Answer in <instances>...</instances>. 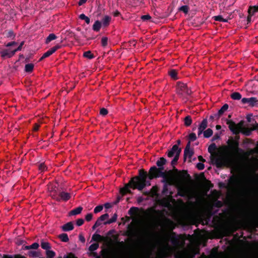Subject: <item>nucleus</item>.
<instances>
[{"label":"nucleus","mask_w":258,"mask_h":258,"mask_svg":"<svg viewBox=\"0 0 258 258\" xmlns=\"http://www.w3.org/2000/svg\"><path fill=\"white\" fill-rule=\"evenodd\" d=\"M164 170L163 166L158 168L156 166H153L150 168L148 173L144 169H140L138 175L132 177L129 182L120 189V193L122 196L127 193L132 194L130 188L142 190L146 186L150 185V180L160 177L161 175L164 176V174L166 173Z\"/></svg>","instance_id":"f257e3e1"},{"label":"nucleus","mask_w":258,"mask_h":258,"mask_svg":"<svg viewBox=\"0 0 258 258\" xmlns=\"http://www.w3.org/2000/svg\"><path fill=\"white\" fill-rule=\"evenodd\" d=\"M239 137L236 139L230 138L227 141V146L223 147L225 152H228V156L224 157H218L215 159V163L218 168H221L232 162V158L241 150L239 148Z\"/></svg>","instance_id":"f03ea898"},{"label":"nucleus","mask_w":258,"mask_h":258,"mask_svg":"<svg viewBox=\"0 0 258 258\" xmlns=\"http://www.w3.org/2000/svg\"><path fill=\"white\" fill-rule=\"evenodd\" d=\"M176 93L179 95H189L191 91L186 84L178 82L176 87Z\"/></svg>","instance_id":"7ed1b4c3"},{"label":"nucleus","mask_w":258,"mask_h":258,"mask_svg":"<svg viewBox=\"0 0 258 258\" xmlns=\"http://www.w3.org/2000/svg\"><path fill=\"white\" fill-rule=\"evenodd\" d=\"M226 123L228 125L229 130L233 134L237 135L240 132V129L242 126V122H240L236 124L233 121L231 120H227Z\"/></svg>","instance_id":"20e7f679"},{"label":"nucleus","mask_w":258,"mask_h":258,"mask_svg":"<svg viewBox=\"0 0 258 258\" xmlns=\"http://www.w3.org/2000/svg\"><path fill=\"white\" fill-rule=\"evenodd\" d=\"M179 151V155H180L181 152V149L178 147V145H174L170 150H168L166 152L167 155L168 157L171 158L175 156Z\"/></svg>","instance_id":"39448f33"},{"label":"nucleus","mask_w":258,"mask_h":258,"mask_svg":"<svg viewBox=\"0 0 258 258\" xmlns=\"http://www.w3.org/2000/svg\"><path fill=\"white\" fill-rule=\"evenodd\" d=\"M71 198V195L69 193L64 191L60 192L58 197L53 196V199L56 201L59 202L61 200L65 202L68 201Z\"/></svg>","instance_id":"423d86ee"},{"label":"nucleus","mask_w":258,"mask_h":258,"mask_svg":"<svg viewBox=\"0 0 258 258\" xmlns=\"http://www.w3.org/2000/svg\"><path fill=\"white\" fill-rule=\"evenodd\" d=\"M60 48V46L59 45H56L50 49H49L48 50H47L46 52H45L43 55L40 57V61L43 60V59L49 57L50 55L52 54L53 53H54L57 49Z\"/></svg>","instance_id":"0eeeda50"},{"label":"nucleus","mask_w":258,"mask_h":258,"mask_svg":"<svg viewBox=\"0 0 258 258\" xmlns=\"http://www.w3.org/2000/svg\"><path fill=\"white\" fill-rule=\"evenodd\" d=\"M173 172L174 171L177 173V178L180 180L185 178L186 177H190L189 175L188 174L187 171L186 170H182V171H179L175 166L173 167Z\"/></svg>","instance_id":"6e6552de"},{"label":"nucleus","mask_w":258,"mask_h":258,"mask_svg":"<svg viewBox=\"0 0 258 258\" xmlns=\"http://www.w3.org/2000/svg\"><path fill=\"white\" fill-rule=\"evenodd\" d=\"M241 102L243 104L248 103L250 106H254L257 104L258 100L256 98H242Z\"/></svg>","instance_id":"1a4fd4ad"},{"label":"nucleus","mask_w":258,"mask_h":258,"mask_svg":"<svg viewBox=\"0 0 258 258\" xmlns=\"http://www.w3.org/2000/svg\"><path fill=\"white\" fill-rule=\"evenodd\" d=\"M127 231H126L123 234L124 236L128 237H133L137 235V233L133 226L131 224L128 225Z\"/></svg>","instance_id":"9d476101"},{"label":"nucleus","mask_w":258,"mask_h":258,"mask_svg":"<svg viewBox=\"0 0 258 258\" xmlns=\"http://www.w3.org/2000/svg\"><path fill=\"white\" fill-rule=\"evenodd\" d=\"M160 177H162L163 179L161 182L165 184L172 185L173 184V179L171 177L168 176V173H165L164 176L161 175Z\"/></svg>","instance_id":"9b49d317"},{"label":"nucleus","mask_w":258,"mask_h":258,"mask_svg":"<svg viewBox=\"0 0 258 258\" xmlns=\"http://www.w3.org/2000/svg\"><path fill=\"white\" fill-rule=\"evenodd\" d=\"M74 228L73 222H69L61 226V229L63 231H69L73 230Z\"/></svg>","instance_id":"f8f14e48"},{"label":"nucleus","mask_w":258,"mask_h":258,"mask_svg":"<svg viewBox=\"0 0 258 258\" xmlns=\"http://www.w3.org/2000/svg\"><path fill=\"white\" fill-rule=\"evenodd\" d=\"M111 17L108 15H105L102 19L101 25H102V26L104 27L108 26L111 21Z\"/></svg>","instance_id":"ddd939ff"},{"label":"nucleus","mask_w":258,"mask_h":258,"mask_svg":"<svg viewBox=\"0 0 258 258\" xmlns=\"http://www.w3.org/2000/svg\"><path fill=\"white\" fill-rule=\"evenodd\" d=\"M194 154V151L193 149H188L186 152L185 150H184V161L186 160V157H188L189 159V162H191V158Z\"/></svg>","instance_id":"4468645a"},{"label":"nucleus","mask_w":258,"mask_h":258,"mask_svg":"<svg viewBox=\"0 0 258 258\" xmlns=\"http://www.w3.org/2000/svg\"><path fill=\"white\" fill-rule=\"evenodd\" d=\"M228 105L225 104L219 110L217 114H215L216 116H217V118H219L228 108Z\"/></svg>","instance_id":"2eb2a0df"},{"label":"nucleus","mask_w":258,"mask_h":258,"mask_svg":"<svg viewBox=\"0 0 258 258\" xmlns=\"http://www.w3.org/2000/svg\"><path fill=\"white\" fill-rule=\"evenodd\" d=\"M83 210V207L79 206L75 209H73L69 212V216H74L80 214Z\"/></svg>","instance_id":"dca6fc26"},{"label":"nucleus","mask_w":258,"mask_h":258,"mask_svg":"<svg viewBox=\"0 0 258 258\" xmlns=\"http://www.w3.org/2000/svg\"><path fill=\"white\" fill-rule=\"evenodd\" d=\"M229 182L232 185L235 186L240 183V180L237 177L232 176L229 180Z\"/></svg>","instance_id":"f3484780"},{"label":"nucleus","mask_w":258,"mask_h":258,"mask_svg":"<svg viewBox=\"0 0 258 258\" xmlns=\"http://www.w3.org/2000/svg\"><path fill=\"white\" fill-rule=\"evenodd\" d=\"M101 22L99 20L96 21L92 26V29L95 32H99L101 27Z\"/></svg>","instance_id":"a211bd4d"},{"label":"nucleus","mask_w":258,"mask_h":258,"mask_svg":"<svg viewBox=\"0 0 258 258\" xmlns=\"http://www.w3.org/2000/svg\"><path fill=\"white\" fill-rule=\"evenodd\" d=\"M109 217V215L107 213L104 214L99 217L96 221L98 224L100 226L102 224V222L105 221Z\"/></svg>","instance_id":"6ab92c4d"},{"label":"nucleus","mask_w":258,"mask_h":258,"mask_svg":"<svg viewBox=\"0 0 258 258\" xmlns=\"http://www.w3.org/2000/svg\"><path fill=\"white\" fill-rule=\"evenodd\" d=\"M39 244L37 242H34L30 245H26L23 247V249L25 250H30L31 249H36L39 247Z\"/></svg>","instance_id":"aec40b11"},{"label":"nucleus","mask_w":258,"mask_h":258,"mask_svg":"<svg viewBox=\"0 0 258 258\" xmlns=\"http://www.w3.org/2000/svg\"><path fill=\"white\" fill-rule=\"evenodd\" d=\"M26 254L31 257H38L40 256L39 252L32 250H29Z\"/></svg>","instance_id":"412c9836"},{"label":"nucleus","mask_w":258,"mask_h":258,"mask_svg":"<svg viewBox=\"0 0 258 258\" xmlns=\"http://www.w3.org/2000/svg\"><path fill=\"white\" fill-rule=\"evenodd\" d=\"M37 166L41 172H44L47 170V167L44 162L38 163Z\"/></svg>","instance_id":"4be33fe9"},{"label":"nucleus","mask_w":258,"mask_h":258,"mask_svg":"<svg viewBox=\"0 0 258 258\" xmlns=\"http://www.w3.org/2000/svg\"><path fill=\"white\" fill-rule=\"evenodd\" d=\"M167 160L164 157H161L156 162V165L158 167H161L166 164Z\"/></svg>","instance_id":"5701e85b"},{"label":"nucleus","mask_w":258,"mask_h":258,"mask_svg":"<svg viewBox=\"0 0 258 258\" xmlns=\"http://www.w3.org/2000/svg\"><path fill=\"white\" fill-rule=\"evenodd\" d=\"M192 122V120L190 116L187 115L184 118V124L185 126H189L191 124Z\"/></svg>","instance_id":"b1692460"},{"label":"nucleus","mask_w":258,"mask_h":258,"mask_svg":"<svg viewBox=\"0 0 258 258\" xmlns=\"http://www.w3.org/2000/svg\"><path fill=\"white\" fill-rule=\"evenodd\" d=\"M58 237L62 242H68L69 240L68 235L67 233H63L62 234H60L58 236Z\"/></svg>","instance_id":"393cba45"},{"label":"nucleus","mask_w":258,"mask_h":258,"mask_svg":"<svg viewBox=\"0 0 258 258\" xmlns=\"http://www.w3.org/2000/svg\"><path fill=\"white\" fill-rule=\"evenodd\" d=\"M171 242L172 244L174 245H176L178 244V239L176 237L174 232L172 233V236H171Z\"/></svg>","instance_id":"a878e982"},{"label":"nucleus","mask_w":258,"mask_h":258,"mask_svg":"<svg viewBox=\"0 0 258 258\" xmlns=\"http://www.w3.org/2000/svg\"><path fill=\"white\" fill-rule=\"evenodd\" d=\"M34 69V64L30 63H27L25 66V71L27 73H31L32 72Z\"/></svg>","instance_id":"bb28decb"},{"label":"nucleus","mask_w":258,"mask_h":258,"mask_svg":"<svg viewBox=\"0 0 258 258\" xmlns=\"http://www.w3.org/2000/svg\"><path fill=\"white\" fill-rule=\"evenodd\" d=\"M41 246L42 248L46 250L51 248L50 244L48 242H45L43 240H42L41 242Z\"/></svg>","instance_id":"cd10ccee"},{"label":"nucleus","mask_w":258,"mask_h":258,"mask_svg":"<svg viewBox=\"0 0 258 258\" xmlns=\"http://www.w3.org/2000/svg\"><path fill=\"white\" fill-rule=\"evenodd\" d=\"M213 130L211 128H208L203 132L204 137L206 138H210L213 135Z\"/></svg>","instance_id":"c85d7f7f"},{"label":"nucleus","mask_w":258,"mask_h":258,"mask_svg":"<svg viewBox=\"0 0 258 258\" xmlns=\"http://www.w3.org/2000/svg\"><path fill=\"white\" fill-rule=\"evenodd\" d=\"M139 208L138 207H133L130 209L128 214L131 216H133L138 212Z\"/></svg>","instance_id":"c756f323"},{"label":"nucleus","mask_w":258,"mask_h":258,"mask_svg":"<svg viewBox=\"0 0 258 258\" xmlns=\"http://www.w3.org/2000/svg\"><path fill=\"white\" fill-rule=\"evenodd\" d=\"M56 38V35L53 33L50 34L46 39V43H49L50 41Z\"/></svg>","instance_id":"7c9ffc66"},{"label":"nucleus","mask_w":258,"mask_h":258,"mask_svg":"<svg viewBox=\"0 0 258 258\" xmlns=\"http://www.w3.org/2000/svg\"><path fill=\"white\" fill-rule=\"evenodd\" d=\"M207 119L206 118L204 119L200 124L199 128H200L201 129L204 131L207 128Z\"/></svg>","instance_id":"2f4dec72"},{"label":"nucleus","mask_w":258,"mask_h":258,"mask_svg":"<svg viewBox=\"0 0 258 258\" xmlns=\"http://www.w3.org/2000/svg\"><path fill=\"white\" fill-rule=\"evenodd\" d=\"M3 258H27L24 255L21 254H15L13 256L11 255L4 254Z\"/></svg>","instance_id":"473e14b6"},{"label":"nucleus","mask_w":258,"mask_h":258,"mask_svg":"<svg viewBox=\"0 0 258 258\" xmlns=\"http://www.w3.org/2000/svg\"><path fill=\"white\" fill-rule=\"evenodd\" d=\"M217 149V146L215 143L211 144L208 147V152L211 154Z\"/></svg>","instance_id":"72a5a7b5"},{"label":"nucleus","mask_w":258,"mask_h":258,"mask_svg":"<svg viewBox=\"0 0 258 258\" xmlns=\"http://www.w3.org/2000/svg\"><path fill=\"white\" fill-rule=\"evenodd\" d=\"M256 12H258V5L250 7L248 9V13L251 15H253Z\"/></svg>","instance_id":"f704fd0d"},{"label":"nucleus","mask_w":258,"mask_h":258,"mask_svg":"<svg viewBox=\"0 0 258 258\" xmlns=\"http://www.w3.org/2000/svg\"><path fill=\"white\" fill-rule=\"evenodd\" d=\"M179 156L180 155H179V152H178L177 153V154L176 155H175V156H174V158L171 161V164L172 167L175 166V165L177 164V161H178V160L179 159Z\"/></svg>","instance_id":"c9c22d12"},{"label":"nucleus","mask_w":258,"mask_h":258,"mask_svg":"<svg viewBox=\"0 0 258 258\" xmlns=\"http://www.w3.org/2000/svg\"><path fill=\"white\" fill-rule=\"evenodd\" d=\"M12 53V51H9L7 50H3L1 52V54H2V56H3V57L8 56V57H11V56H12L13 55L11 54Z\"/></svg>","instance_id":"e433bc0d"},{"label":"nucleus","mask_w":258,"mask_h":258,"mask_svg":"<svg viewBox=\"0 0 258 258\" xmlns=\"http://www.w3.org/2000/svg\"><path fill=\"white\" fill-rule=\"evenodd\" d=\"M169 75L172 79L174 80H177L178 79L177 77V71L175 70H172L169 72Z\"/></svg>","instance_id":"4c0bfd02"},{"label":"nucleus","mask_w":258,"mask_h":258,"mask_svg":"<svg viewBox=\"0 0 258 258\" xmlns=\"http://www.w3.org/2000/svg\"><path fill=\"white\" fill-rule=\"evenodd\" d=\"M79 18L81 20H85V22L87 24H89L90 23V20L89 18L88 17L86 16L85 14H81L79 16Z\"/></svg>","instance_id":"58836bf2"},{"label":"nucleus","mask_w":258,"mask_h":258,"mask_svg":"<svg viewBox=\"0 0 258 258\" xmlns=\"http://www.w3.org/2000/svg\"><path fill=\"white\" fill-rule=\"evenodd\" d=\"M83 56L89 59H92L94 58V55L91 53L90 51H87L84 52Z\"/></svg>","instance_id":"ea45409f"},{"label":"nucleus","mask_w":258,"mask_h":258,"mask_svg":"<svg viewBox=\"0 0 258 258\" xmlns=\"http://www.w3.org/2000/svg\"><path fill=\"white\" fill-rule=\"evenodd\" d=\"M99 247V244L98 243H93L89 247V250L91 251H93L96 250Z\"/></svg>","instance_id":"a19ab883"},{"label":"nucleus","mask_w":258,"mask_h":258,"mask_svg":"<svg viewBox=\"0 0 258 258\" xmlns=\"http://www.w3.org/2000/svg\"><path fill=\"white\" fill-rule=\"evenodd\" d=\"M46 255L48 258H53L55 255V253L52 250H46Z\"/></svg>","instance_id":"79ce46f5"},{"label":"nucleus","mask_w":258,"mask_h":258,"mask_svg":"<svg viewBox=\"0 0 258 258\" xmlns=\"http://www.w3.org/2000/svg\"><path fill=\"white\" fill-rule=\"evenodd\" d=\"M214 20L216 21L226 22L227 20L223 18L222 16L219 15L214 17Z\"/></svg>","instance_id":"37998d69"},{"label":"nucleus","mask_w":258,"mask_h":258,"mask_svg":"<svg viewBox=\"0 0 258 258\" xmlns=\"http://www.w3.org/2000/svg\"><path fill=\"white\" fill-rule=\"evenodd\" d=\"M102 239V236L98 234H94L92 237V240L95 241H98Z\"/></svg>","instance_id":"c03bdc74"},{"label":"nucleus","mask_w":258,"mask_h":258,"mask_svg":"<svg viewBox=\"0 0 258 258\" xmlns=\"http://www.w3.org/2000/svg\"><path fill=\"white\" fill-rule=\"evenodd\" d=\"M229 94H225V95H227L228 96L233 97H241V95L238 92H233L231 93L230 92H228Z\"/></svg>","instance_id":"a18cd8bd"},{"label":"nucleus","mask_w":258,"mask_h":258,"mask_svg":"<svg viewBox=\"0 0 258 258\" xmlns=\"http://www.w3.org/2000/svg\"><path fill=\"white\" fill-rule=\"evenodd\" d=\"M101 45L103 47H105L107 46L108 43V38L106 37H103L101 39Z\"/></svg>","instance_id":"49530a36"},{"label":"nucleus","mask_w":258,"mask_h":258,"mask_svg":"<svg viewBox=\"0 0 258 258\" xmlns=\"http://www.w3.org/2000/svg\"><path fill=\"white\" fill-rule=\"evenodd\" d=\"M188 137H189V141H190V142L195 141V140H197V138L196 134L194 133H190Z\"/></svg>","instance_id":"de8ad7c7"},{"label":"nucleus","mask_w":258,"mask_h":258,"mask_svg":"<svg viewBox=\"0 0 258 258\" xmlns=\"http://www.w3.org/2000/svg\"><path fill=\"white\" fill-rule=\"evenodd\" d=\"M103 207L102 205H99L96 206L94 209V213L96 214L101 212L103 210Z\"/></svg>","instance_id":"09e8293b"},{"label":"nucleus","mask_w":258,"mask_h":258,"mask_svg":"<svg viewBox=\"0 0 258 258\" xmlns=\"http://www.w3.org/2000/svg\"><path fill=\"white\" fill-rule=\"evenodd\" d=\"M24 41H22L20 43V45L17 48H16L15 50L12 51V53L11 54L14 55L15 53H16V52H17L18 51H20L22 49V47L23 45H24Z\"/></svg>","instance_id":"8fccbe9b"},{"label":"nucleus","mask_w":258,"mask_h":258,"mask_svg":"<svg viewBox=\"0 0 258 258\" xmlns=\"http://www.w3.org/2000/svg\"><path fill=\"white\" fill-rule=\"evenodd\" d=\"M179 10L182 11L185 14H187L188 11V7L187 6H182L179 8Z\"/></svg>","instance_id":"3c124183"},{"label":"nucleus","mask_w":258,"mask_h":258,"mask_svg":"<svg viewBox=\"0 0 258 258\" xmlns=\"http://www.w3.org/2000/svg\"><path fill=\"white\" fill-rule=\"evenodd\" d=\"M253 130H252V128H245L244 130V131H243V133L247 136H249L250 135L251 133V132Z\"/></svg>","instance_id":"603ef678"},{"label":"nucleus","mask_w":258,"mask_h":258,"mask_svg":"<svg viewBox=\"0 0 258 258\" xmlns=\"http://www.w3.org/2000/svg\"><path fill=\"white\" fill-rule=\"evenodd\" d=\"M108 112V110L105 108H102L100 110V114L103 116L107 115Z\"/></svg>","instance_id":"864d4df0"},{"label":"nucleus","mask_w":258,"mask_h":258,"mask_svg":"<svg viewBox=\"0 0 258 258\" xmlns=\"http://www.w3.org/2000/svg\"><path fill=\"white\" fill-rule=\"evenodd\" d=\"M92 218H93L92 213H88L85 216V220L89 222L92 219Z\"/></svg>","instance_id":"5fc2aeb1"},{"label":"nucleus","mask_w":258,"mask_h":258,"mask_svg":"<svg viewBox=\"0 0 258 258\" xmlns=\"http://www.w3.org/2000/svg\"><path fill=\"white\" fill-rule=\"evenodd\" d=\"M170 185L169 184H164L162 189V193L163 194H167L168 191V186Z\"/></svg>","instance_id":"6e6d98bb"},{"label":"nucleus","mask_w":258,"mask_h":258,"mask_svg":"<svg viewBox=\"0 0 258 258\" xmlns=\"http://www.w3.org/2000/svg\"><path fill=\"white\" fill-rule=\"evenodd\" d=\"M196 167L200 170H203L205 168V165L203 163L199 162L198 163Z\"/></svg>","instance_id":"4d7b16f0"},{"label":"nucleus","mask_w":258,"mask_h":258,"mask_svg":"<svg viewBox=\"0 0 258 258\" xmlns=\"http://www.w3.org/2000/svg\"><path fill=\"white\" fill-rule=\"evenodd\" d=\"M84 219H83L82 218L78 219L76 221V224L78 226H82L84 224Z\"/></svg>","instance_id":"13d9d810"},{"label":"nucleus","mask_w":258,"mask_h":258,"mask_svg":"<svg viewBox=\"0 0 258 258\" xmlns=\"http://www.w3.org/2000/svg\"><path fill=\"white\" fill-rule=\"evenodd\" d=\"M7 37L8 38H14L15 36V35L14 33V32L12 31V30H10L7 35Z\"/></svg>","instance_id":"bf43d9fd"},{"label":"nucleus","mask_w":258,"mask_h":258,"mask_svg":"<svg viewBox=\"0 0 258 258\" xmlns=\"http://www.w3.org/2000/svg\"><path fill=\"white\" fill-rule=\"evenodd\" d=\"M220 138V134L219 133H217L213 137L212 141H214L217 140H219Z\"/></svg>","instance_id":"052dcab7"},{"label":"nucleus","mask_w":258,"mask_h":258,"mask_svg":"<svg viewBox=\"0 0 258 258\" xmlns=\"http://www.w3.org/2000/svg\"><path fill=\"white\" fill-rule=\"evenodd\" d=\"M151 18V16L149 15H143L141 17V19L143 21H147Z\"/></svg>","instance_id":"680f3d73"},{"label":"nucleus","mask_w":258,"mask_h":258,"mask_svg":"<svg viewBox=\"0 0 258 258\" xmlns=\"http://www.w3.org/2000/svg\"><path fill=\"white\" fill-rule=\"evenodd\" d=\"M114 221L112 220L111 218H110V219H109L108 220L106 221H105L103 224L104 225H107V224H111L112 223H114Z\"/></svg>","instance_id":"e2e57ef3"},{"label":"nucleus","mask_w":258,"mask_h":258,"mask_svg":"<svg viewBox=\"0 0 258 258\" xmlns=\"http://www.w3.org/2000/svg\"><path fill=\"white\" fill-rule=\"evenodd\" d=\"M114 221L112 220L111 218H110V219H109L108 220L106 221H105L103 224L104 225H107V224H111L112 223H114Z\"/></svg>","instance_id":"0e129e2a"},{"label":"nucleus","mask_w":258,"mask_h":258,"mask_svg":"<svg viewBox=\"0 0 258 258\" xmlns=\"http://www.w3.org/2000/svg\"><path fill=\"white\" fill-rule=\"evenodd\" d=\"M39 127H40V125L37 123H35L34 125L33 131L35 132H36L39 130Z\"/></svg>","instance_id":"69168bd1"},{"label":"nucleus","mask_w":258,"mask_h":258,"mask_svg":"<svg viewBox=\"0 0 258 258\" xmlns=\"http://www.w3.org/2000/svg\"><path fill=\"white\" fill-rule=\"evenodd\" d=\"M190 142H191L190 141H189L186 145V147L184 149V150H185L186 152L187 151V150L190 149Z\"/></svg>","instance_id":"338daca9"},{"label":"nucleus","mask_w":258,"mask_h":258,"mask_svg":"<svg viewBox=\"0 0 258 258\" xmlns=\"http://www.w3.org/2000/svg\"><path fill=\"white\" fill-rule=\"evenodd\" d=\"M17 44V42L13 41V42H10L7 44L6 46L7 47H10L14 45H16Z\"/></svg>","instance_id":"774afa93"}]
</instances>
